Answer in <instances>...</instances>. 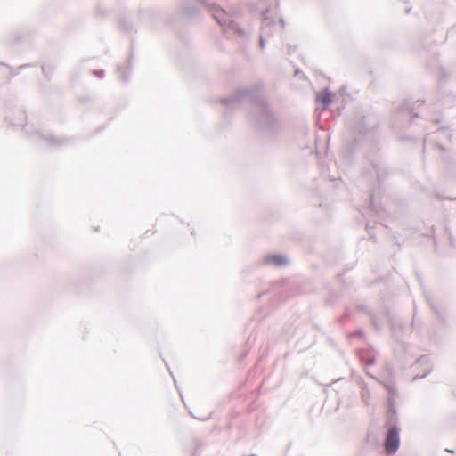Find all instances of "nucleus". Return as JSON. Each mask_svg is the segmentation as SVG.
Here are the masks:
<instances>
[{
	"label": "nucleus",
	"mask_w": 456,
	"mask_h": 456,
	"mask_svg": "<svg viewBox=\"0 0 456 456\" xmlns=\"http://www.w3.org/2000/svg\"><path fill=\"white\" fill-rule=\"evenodd\" d=\"M399 447V432L396 427L389 428L385 441V448L387 453H395Z\"/></svg>",
	"instance_id": "nucleus-1"
},
{
	"label": "nucleus",
	"mask_w": 456,
	"mask_h": 456,
	"mask_svg": "<svg viewBox=\"0 0 456 456\" xmlns=\"http://www.w3.org/2000/svg\"><path fill=\"white\" fill-rule=\"evenodd\" d=\"M265 264L274 266H283L288 264V260L284 256L274 254L265 257Z\"/></svg>",
	"instance_id": "nucleus-2"
},
{
	"label": "nucleus",
	"mask_w": 456,
	"mask_h": 456,
	"mask_svg": "<svg viewBox=\"0 0 456 456\" xmlns=\"http://www.w3.org/2000/svg\"><path fill=\"white\" fill-rule=\"evenodd\" d=\"M316 101L326 107L331 102V94L328 90H322L317 94Z\"/></svg>",
	"instance_id": "nucleus-3"
}]
</instances>
